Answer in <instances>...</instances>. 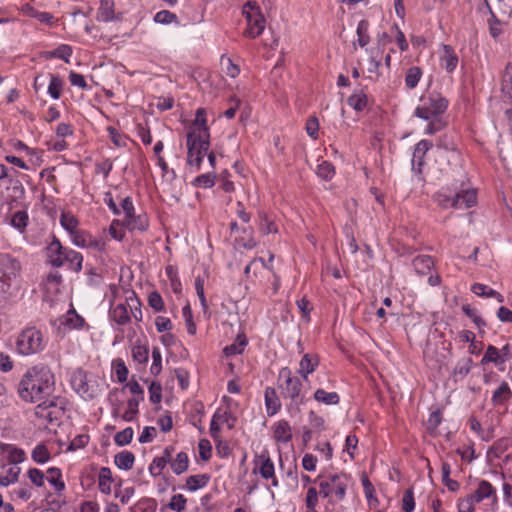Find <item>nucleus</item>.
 <instances>
[{
    "label": "nucleus",
    "instance_id": "nucleus-12",
    "mask_svg": "<svg viewBox=\"0 0 512 512\" xmlns=\"http://www.w3.org/2000/svg\"><path fill=\"white\" fill-rule=\"evenodd\" d=\"M0 448L10 465H17L25 459L24 451L12 444H1Z\"/></svg>",
    "mask_w": 512,
    "mask_h": 512
},
{
    "label": "nucleus",
    "instance_id": "nucleus-6",
    "mask_svg": "<svg viewBox=\"0 0 512 512\" xmlns=\"http://www.w3.org/2000/svg\"><path fill=\"white\" fill-rule=\"evenodd\" d=\"M279 379H284L281 388L286 397L295 399L299 396L302 384L297 377L291 376V371L287 367L281 369Z\"/></svg>",
    "mask_w": 512,
    "mask_h": 512
},
{
    "label": "nucleus",
    "instance_id": "nucleus-32",
    "mask_svg": "<svg viewBox=\"0 0 512 512\" xmlns=\"http://www.w3.org/2000/svg\"><path fill=\"white\" fill-rule=\"evenodd\" d=\"M210 480V476L207 474L192 475L186 480V485L189 490L196 491L199 488L204 487Z\"/></svg>",
    "mask_w": 512,
    "mask_h": 512
},
{
    "label": "nucleus",
    "instance_id": "nucleus-21",
    "mask_svg": "<svg viewBox=\"0 0 512 512\" xmlns=\"http://www.w3.org/2000/svg\"><path fill=\"white\" fill-rule=\"evenodd\" d=\"M127 306L128 303H120L116 305L111 311V316L113 320L119 325H125L130 321V314Z\"/></svg>",
    "mask_w": 512,
    "mask_h": 512
},
{
    "label": "nucleus",
    "instance_id": "nucleus-37",
    "mask_svg": "<svg viewBox=\"0 0 512 512\" xmlns=\"http://www.w3.org/2000/svg\"><path fill=\"white\" fill-rule=\"evenodd\" d=\"M8 189L11 191V196L14 200H22L25 196L24 185L19 178L11 177Z\"/></svg>",
    "mask_w": 512,
    "mask_h": 512
},
{
    "label": "nucleus",
    "instance_id": "nucleus-23",
    "mask_svg": "<svg viewBox=\"0 0 512 512\" xmlns=\"http://www.w3.org/2000/svg\"><path fill=\"white\" fill-rule=\"evenodd\" d=\"M265 402L269 415H274L279 410L281 404L279 402V399L274 388H266Z\"/></svg>",
    "mask_w": 512,
    "mask_h": 512
},
{
    "label": "nucleus",
    "instance_id": "nucleus-59",
    "mask_svg": "<svg viewBox=\"0 0 512 512\" xmlns=\"http://www.w3.org/2000/svg\"><path fill=\"white\" fill-rule=\"evenodd\" d=\"M200 458L208 461L211 458L212 447L208 440L201 439L198 444Z\"/></svg>",
    "mask_w": 512,
    "mask_h": 512
},
{
    "label": "nucleus",
    "instance_id": "nucleus-35",
    "mask_svg": "<svg viewBox=\"0 0 512 512\" xmlns=\"http://www.w3.org/2000/svg\"><path fill=\"white\" fill-rule=\"evenodd\" d=\"M188 463V455L185 452H180L177 454L176 459L171 463V468L175 474L179 475L187 470Z\"/></svg>",
    "mask_w": 512,
    "mask_h": 512
},
{
    "label": "nucleus",
    "instance_id": "nucleus-64",
    "mask_svg": "<svg viewBox=\"0 0 512 512\" xmlns=\"http://www.w3.org/2000/svg\"><path fill=\"white\" fill-rule=\"evenodd\" d=\"M153 363L151 365V373L153 375H158L161 372V354L158 348H154L152 351Z\"/></svg>",
    "mask_w": 512,
    "mask_h": 512
},
{
    "label": "nucleus",
    "instance_id": "nucleus-40",
    "mask_svg": "<svg viewBox=\"0 0 512 512\" xmlns=\"http://www.w3.org/2000/svg\"><path fill=\"white\" fill-rule=\"evenodd\" d=\"M63 87V81L59 76L50 75V84L48 87V93L52 98L58 99L61 95Z\"/></svg>",
    "mask_w": 512,
    "mask_h": 512
},
{
    "label": "nucleus",
    "instance_id": "nucleus-51",
    "mask_svg": "<svg viewBox=\"0 0 512 512\" xmlns=\"http://www.w3.org/2000/svg\"><path fill=\"white\" fill-rule=\"evenodd\" d=\"M183 317L187 325V331L189 334L194 335L196 333V325L193 321L192 310L189 304L183 308Z\"/></svg>",
    "mask_w": 512,
    "mask_h": 512
},
{
    "label": "nucleus",
    "instance_id": "nucleus-60",
    "mask_svg": "<svg viewBox=\"0 0 512 512\" xmlns=\"http://www.w3.org/2000/svg\"><path fill=\"white\" fill-rule=\"evenodd\" d=\"M50 458V454L45 445L40 444L34 448V461L44 463Z\"/></svg>",
    "mask_w": 512,
    "mask_h": 512
},
{
    "label": "nucleus",
    "instance_id": "nucleus-10",
    "mask_svg": "<svg viewBox=\"0 0 512 512\" xmlns=\"http://www.w3.org/2000/svg\"><path fill=\"white\" fill-rule=\"evenodd\" d=\"M490 496H493L494 500L497 499L495 489L492 487V485L488 481L481 480L479 482L478 488L475 490V492L470 494L469 496H467V498H469V500H471L473 502L479 503L482 500H484L485 498H488Z\"/></svg>",
    "mask_w": 512,
    "mask_h": 512
},
{
    "label": "nucleus",
    "instance_id": "nucleus-27",
    "mask_svg": "<svg viewBox=\"0 0 512 512\" xmlns=\"http://www.w3.org/2000/svg\"><path fill=\"white\" fill-rule=\"evenodd\" d=\"M501 92L512 100V66L507 64L501 81Z\"/></svg>",
    "mask_w": 512,
    "mask_h": 512
},
{
    "label": "nucleus",
    "instance_id": "nucleus-8",
    "mask_svg": "<svg viewBox=\"0 0 512 512\" xmlns=\"http://www.w3.org/2000/svg\"><path fill=\"white\" fill-rule=\"evenodd\" d=\"M476 203V190L463 189L452 197L451 207L461 209L470 208Z\"/></svg>",
    "mask_w": 512,
    "mask_h": 512
},
{
    "label": "nucleus",
    "instance_id": "nucleus-14",
    "mask_svg": "<svg viewBox=\"0 0 512 512\" xmlns=\"http://www.w3.org/2000/svg\"><path fill=\"white\" fill-rule=\"evenodd\" d=\"M17 392L24 401H32V375L29 370L19 382Z\"/></svg>",
    "mask_w": 512,
    "mask_h": 512
},
{
    "label": "nucleus",
    "instance_id": "nucleus-15",
    "mask_svg": "<svg viewBox=\"0 0 512 512\" xmlns=\"http://www.w3.org/2000/svg\"><path fill=\"white\" fill-rule=\"evenodd\" d=\"M173 451V447H166L163 453V456L157 457L153 460L149 470L150 473L154 476H157L161 473V471L165 468L166 464L171 461V453Z\"/></svg>",
    "mask_w": 512,
    "mask_h": 512
},
{
    "label": "nucleus",
    "instance_id": "nucleus-55",
    "mask_svg": "<svg viewBox=\"0 0 512 512\" xmlns=\"http://www.w3.org/2000/svg\"><path fill=\"white\" fill-rule=\"evenodd\" d=\"M132 357L138 363H146L148 361V349L145 346H135L132 349Z\"/></svg>",
    "mask_w": 512,
    "mask_h": 512
},
{
    "label": "nucleus",
    "instance_id": "nucleus-46",
    "mask_svg": "<svg viewBox=\"0 0 512 512\" xmlns=\"http://www.w3.org/2000/svg\"><path fill=\"white\" fill-rule=\"evenodd\" d=\"M221 66L227 76L235 78L240 73L238 65L234 64L230 58H221Z\"/></svg>",
    "mask_w": 512,
    "mask_h": 512
},
{
    "label": "nucleus",
    "instance_id": "nucleus-58",
    "mask_svg": "<svg viewBox=\"0 0 512 512\" xmlns=\"http://www.w3.org/2000/svg\"><path fill=\"white\" fill-rule=\"evenodd\" d=\"M186 498L182 495V494H177V495H174L172 498H171V501L169 503V507L172 509V510H175L177 512H181L185 509V506H186Z\"/></svg>",
    "mask_w": 512,
    "mask_h": 512
},
{
    "label": "nucleus",
    "instance_id": "nucleus-52",
    "mask_svg": "<svg viewBox=\"0 0 512 512\" xmlns=\"http://www.w3.org/2000/svg\"><path fill=\"white\" fill-rule=\"evenodd\" d=\"M139 400L131 398L128 400V410L122 415L123 420L132 421L134 416L138 413Z\"/></svg>",
    "mask_w": 512,
    "mask_h": 512
},
{
    "label": "nucleus",
    "instance_id": "nucleus-62",
    "mask_svg": "<svg viewBox=\"0 0 512 512\" xmlns=\"http://www.w3.org/2000/svg\"><path fill=\"white\" fill-rule=\"evenodd\" d=\"M319 130V122L315 116L310 117L306 123L307 134L313 139H317Z\"/></svg>",
    "mask_w": 512,
    "mask_h": 512
},
{
    "label": "nucleus",
    "instance_id": "nucleus-24",
    "mask_svg": "<svg viewBox=\"0 0 512 512\" xmlns=\"http://www.w3.org/2000/svg\"><path fill=\"white\" fill-rule=\"evenodd\" d=\"M432 147V143L427 140H421L415 147L413 153L412 164L414 165L415 159L418 158L417 164V172L421 173V166L423 165L422 158L428 152V150Z\"/></svg>",
    "mask_w": 512,
    "mask_h": 512
},
{
    "label": "nucleus",
    "instance_id": "nucleus-20",
    "mask_svg": "<svg viewBox=\"0 0 512 512\" xmlns=\"http://www.w3.org/2000/svg\"><path fill=\"white\" fill-rule=\"evenodd\" d=\"M135 456L130 451H122L115 455L114 462L119 469L130 470L133 467Z\"/></svg>",
    "mask_w": 512,
    "mask_h": 512
},
{
    "label": "nucleus",
    "instance_id": "nucleus-19",
    "mask_svg": "<svg viewBox=\"0 0 512 512\" xmlns=\"http://www.w3.org/2000/svg\"><path fill=\"white\" fill-rule=\"evenodd\" d=\"M28 223L29 215L26 210H18L11 215L10 224L20 232H24Z\"/></svg>",
    "mask_w": 512,
    "mask_h": 512
},
{
    "label": "nucleus",
    "instance_id": "nucleus-54",
    "mask_svg": "<svg viewBox=\"0 0 512 512\" xmlns=\"http://www.w3.org/2000/svg\"><path fill=\"white\" fill-rule=\"evenodd\" d=\"M150 400L154 404H158L162 399V386L158 382H152L149 386Z\"/></svg>",
    "mask_w": 512,
    "mask_h": 512
},
{
    "label": "nucleus",
    "instance_id": "nucleus-3",
    "mask_svg": "<svg viewBox=\"0 0 512 512\" xmlns=\"http://www.w3.org/2000/svg\"><path fill=\"white\" fill-rule=\"evenodd\" d=\"M20 270V263L8 254H0V301L10 295L11 280Z\"/></svg>",
    "mask_w": 512,
    "mask_h": 512
},
{
    "label": "nucleus",
    "instance_id": "nucleus-42",
    "mask_svg": "<svg viewBox=\"0 0 512 512\" xmlns=\"http://www.w3.org/2000/svg\"><path fill=\"white\" fill-rule=\"evenodd\" d=\"M422 72L419 67H411L408 69L405 82L408 88L413 89L418 84L421 78Z\"/></svg>",
    "mask_w": 512,
    "mask_h": 512
},
{
    "label": "nucleus",
    "instance_id": "nucleus-4",
    "mask_svg": "<svg viewBox=\"0 0 512 512\" xmlns=\"http://www.w3.org/2000/svg\"><path fill=\"white\" fill-rule=\"evenodd\" d=\"M319 488V494L325 498L334 492L339 499H343L347 488L346 476H330L327 480L321 481L319 483Z\"/></svg>",
    "mask_w": 512,
    "mask_h": 512
},
{
    "label": "nucleus",
    "instance_id": "nucleus-38",
    "mask_svg": "<svg viewBox=\"0 0 512 512\" xmlns=\"http://www.w3.org/2000/svg\"><path fill=\"white\" fill-rule=\"evenodd\" d=\"M348 105L356 111H362L367 106V96L362 91L354 93L348 100Z\"/></svg>",
    "mask_w": 512,
    "mask_h": 512
},
{
    "label": "nucleus",
    "instance_id": "nucleus-48",
    "mask_svg": "<svg viewBox=\"0 0 512 512\" xmlns=\"http://www.w3.org/2000/svg\"><path fill=\"white\" fill-rule=\"evenodd\" d=\"M133 438V429L131 427H127L124 430L116 433L114 436V441L119 446L127 445L131 442Z\"/></svg>",
    "mask_w": 512,
    "mask_h": 512
},
{
    "label": "nucleus",
    "instance_id": "nucleus-13",
    "mask_svg": "<svg viewBox=\"0 0 512 512\" xmlns=\"http://www.w3.org/2000/svg\"><path fill=\"white\" fill-rule=\"evenodd\" d=\"M16 350L19 354L30 355L32 353V330H23L16 339Z\"/></svg>",
    "mask_w": 512,
    "mask_h": 512
},
{
    "label": "nucleus",
    "instance_id": "nucleus-36",
    "mask_svg": "<svg viewBox=\"0 0 512 512\" xmlns=\"http://www.w3.org/2000/svg\"><path fill=\"white\" fill-rule=\"evenodd\" d=\"M314 398L318 402H323L325 404H337L339 402V396L336 392H326L323 389H318L314 393Z\"/></svg>",
    "mask_w": 512,
    "mask_h": 512
},
{
    "label": "nucleus",
    "instance_id": "nucleus-16",
    "mask_svg": "<svg viewBox=\"0 0 512 512\" xmlns=\"http://www.w3.org/2000/svg\"><path fill=\"white\" fill-rule=\"evenodd\" d=\"M121 207L125 213V223L130 229H143L144 225L141 223L139 226L134 220V206L129 197L122 200Z\"/></svg>",
    "mask_w": 512,
    "mask_h": 512
},
{
    "label": "nucleus",
    "instance_id": "nucleus-34",
    "mask_svg": "<svg viewBox=\"0 0 512 512\" xmlns=\"http://www.w3.org/2000/svg\"><path fill=\"white\" fill-rule=\"evenodd\" d=\"M64 261L69 262L75 272H79L82 269L83 257L79 252L66 250L63 257Z\"/></svg>",
    "mask_w": 512,
    "mask_h": 512
},
{
    "label": "nucleus",
    "instance_id": "nucleus-39",
    "mask_svg": "<svg viewBox=\"0 0 512 512\" xmlns=\"http://www.w3.org/2000/svg\"><path fill=\"white\" fill-rule=\"evenodd\" d=\"M113 7L114 3L112 0H101L99 8L98 19L102 21H110L113 19Z\"/></svg>",
    "mask_w": 512,
    "mask_h": 512
},
{
    "label": "nucleus",
    "instance_id": "nucleus-26",
    "mask_svg": "<svg viewBox=\"0 0 512 512\" xmlns=\"http://www.w3.org/2000/svg\"><path fill=\"white\" fill-rule=\"evenodd\" d=\"M247 344V339L244 334H239L235 340V342L231 345H228L224 348V354L226 356H233L237 354H241L244 350V347Z\"/></svg>",
    "mask_w": 512,
    "mask_h": 512
},
{
    "label": "nucleus",
    "instance_id": "nucleus-18",
    "mask_svg": "<svg viewBox=\"0 0 512 512\" xmlns=\"http://www.w3.org/2000/svg\"><path fill=\"white\" fill-rule=\"evenodd\" d=\"M274 438L278 442L287 443L292 439L291 427L285 420L279 421L274 428Z\"/></svg>",
    "mask_w": 512,
    "mask_h": 512
},
{
    "label": "nucleus",
    "instance_id": "nucleus-63",
    "mask_svg": "<svg viewBox=\"0 0 512 512\" xmlns=\"http://www.w3.org/2000/svg\"><path fill=\"white\" fill-rule=\"evenodd\" d=\"M366 31L367 23L365 21H361L357 28L358 42L361 47H364L369 42V36L367 35Z\"/></svg>",
    "mask_w": 512,
    "mask_h": 512
},
{
    "label": "nucleus",
    "instance_id": "nucleus-30",
    "mask_svg": "<svg viewBox=\"0 0 512 512\" xmlns=\"http://www.w3.org/2000/svg\"><path fill=\"white\" fill-rule=\"evenodd\" d=\"M112 475L111 470L107 467H103L99 472V489L104 494H110L111 492Z\"/></svg>",
    "mask_w": 512,
    "mask_h": 512
},
{
    "label": "nucleus",
    "instance_id": "nucleus-5",
    "mask_svg": "<svg viewBox=\"0 0 512 512\" xmlns=\"http://www.w3.org/2000/svg\"><path fill=\"white\" fill-rule=\"evenodd\" d=\"M448 102L446 99L436 96L429 98V104L418 107L415 111L417 117L430 120L443 113L447 108Z\"/></svg>",
    "mask_w": 512,
    "mask_h": 512
},
{
    "label": "nucleus",
    "instance_id": "nucleus-11",
    "mask_svg": "<svg viewBox=\"0 0 512 512\" xmlns=\"http://www.w3.org/2000/svg\"><path fill=\"white\" fill-rule=\"evenodd\" d=\"M492 16L498 14L499 16L505 17L510 16L512 12V1L511 0H485Z\"/></svg>",
    "mask_w": 512,
    "mask_h": 512
},
{
    "label": "nucleus",
    "instance_id": "nucleus-43",
    "mask_svg": "<svg viewBox=\"0 0 512 512\" xmlns=\"http://www.w3.org/2000/svg\"><path fill=\"white\" fill-rule=\"evenodd\" d=\"M126 302H128V306L130 308L131 314L133 315L136 321H141L143 318L141 303L139 299L133 294L131 297L126 298Z\"/></svg>",
    "mask_w": 512,
    "mask_h": 512
},
{
    "label": "nucleus",
    "instance_id": "nucleus-61",
    "mask_svg": "<svg viewBox=\"0 0 512 512\" xmlns=\"http://www.w3.org/2000/svg\"><path fill=\"white\" fill-rule=\"evenodd\" d=\"M462 310L465 313V315L471 318L479 328L482 326H486L485 321L476 314L475 309L471 308L470 305H463Z\"/></svg>",
    "mask_w": 512,
    "mask_h": 512
},
{
    "label": "nucleus",
    "instance_id": "nucleus-22",
    "mask_svg": "<svg viewBox=\"0 0 512 512\" xmlns=\"http://www.w3.org/2000/svg\"><path fill=\"white\" fill-rule=\"evenodd\" d=\"M434 265V261L430 256H418L413 260V266L418 274L427 275Z\"/></svg>",
    "mask_w": 512,
    "mask_h": 512
},
{
    "label": "nucleus",
    "instance_id": "nucleus-41",
    "mask_svg": "<svg viewBox=\"0 0 512 512\" xmlns=\"http://www.w3.org/2000/svg\"><path fill=\"white\" fill-rule=\"evenodd\" d=\"M228 413H219L216 412L213 415L211 424H210V433L214 440L219 441V433H220V424L218 420H227Z\"/></svg>",
    "mask_w": 512,
    "mask_h": 512
},
{
    "label": "nucleus",
    "instance_id": "nucleus-31",
    "mask_svg": "<svg viewBox=\"0 0 512 512\" xmlns=\"http://www.w3.org/2000/svg\"><path fill=\"white\" fill-rule=\"evenodd\" d=\"M71 384L78 393H87L88 391L86 375L82 370H77L73 373Z\"/></svg>",
    "mask_w": 512,
    "mask_h": 512
},
{
    "label": "nucleus",
    "instance_id": "nucleus-33",
    "mask_svg": "<svg viewBox=\"0 0 512 512\" xmlns=\"http://www.w3.org/2000/svg\"><path fill=\"white\" fill-rule=\"evenodd\" d=\"M443 61L445 62V69L447 72H452L458 63V57L454 54L453 48L450 45H444Z\"/></svg>",
    "mask_w": 512,
    "mask_h": 512
},
{
    "label": "nucleus",
    "instance_id": "nucleus-25",
    "mask_svg": "<svg viewBox=\"0 0 512 512\" xmlns=\"http://www.w3.org/2000/svg\"><path fill=\"white\" fill-rule=\"evenodd\" d=\"M435 155L439 158V165L442 169L443 167L450 164L451 158L455 155V148H449L448 146L442 147L441 145H437Z\"/></svg>",
    "mask_w": 512,
    "mask_h": 512
},
{
    "label": "nucleus",
    "instance_id": "nucleus-17",
    "mask_svg": "<svg viewBox=\"0 0 512 512\" xmlns=\"http://www.w3.org/2000/svg\"><path fill=\"white\" fill-rule=\"evenodd\" d=\"M319 364L317 355L305 354L300 361L299 373L304 379H307L308 374L312 373Z\"/></svg>",
    "mask_w": 512,
    "mask_h": 512
},
{
    "label": "nucleus",
    "instance_id": "nucleus-57",
    "mask_svg": "<svg viewBox=\"0 0 512 512\" xmlns=\"http://www.w3.org/2000/svg\"><path fill=\"white\" fill-rule=\"evenodd\" d=\"M176 19H177V16L168 10H162V11L158 12L154 17L155 22L161 23V24H169V23H172L173 21H176Z\"/></svg>",
    "mask_w": 512,
    "mask_h": 512
},
{
    "label": "nucleus",
    "instance_id": "nucleus-29",
    "mask_svg": "<svg viewBox=\"0 0 512 512\" xmlns=\"http://www.w3.org/2000/svg\"><path fill=\"white\" fill-rule=\"evenodd\" d=\"M259 458L262 460L260 467V474L264 479H270L274 477V464L270 459L267 451L263 452Z\"/></svg>",
    "mask_w": 512,
    "mask_h": 512
},
{
    "label": "nucleus",
    "instance_id": "nucleus-7",
    "mask_svg": "<svg viewBox=\"0 0 512 512\" xmlns=\"http://www.w3.org/2000/svg\"><path fill=\"white\" fill-rule=\"evenodd\" d=\"M243 14L246 16L248 21V28L245 30L244 35L246 37L256 38L265 28L264 16L260 12L256 13L254 16L247 11H244Z\"/></svg>",
    "mask_w": 512,
    "mask_h": 512
},
{
    "label": "nucleus",
    "instance_id": "nucleus-56",
    "mask_svg": "<svg viewBox=\"0 0 512 512\" xmlns=\"http://www.w3.org/2000/svg\"><path fill=\"white\" fill-rule=\"evenodd\" d=\"M148 304L155 309V311H162L164 308V302L161 295L153 291L148 296Z\"/></svg>",
    "mask_w": 512,
    "mask_h": 512
},
{
    "label": "nucleus",
    "instance_id": "nucleus-2",
    "mask_svg": "<svg viewBox=\"0 0 512 512\" xmlns=\"http://www.w3.org/2000/svg\"><path fill=\"white\" fill-rule=\"evenodd\" d=\"M206 110L199 108L196 111V118L193 123V129L187 134V162L189 165L200 166L202 158L207 154L210 147L209 129L206 124Z\"/></svg>",
    "mask_w": 512,
    "mask_h": 512
},
{
    "label": "nucleus",
    "instance_id": "nucleus-53",
    "mask_svg": "<svg viewBox=\"0 0 512 512\" xmlns=\"http://www.w3.org/2000/svg\"><path fill=\"white\" fill-rule=\"evenodd\" d=\"M415 507L414 496L412 489H407L404 492L402 499V509L404 512H412Z\"/></svg>",
    "mask_w": 512,
    "mask_h": 512
},
{
    "label": "nucleus",
    "instance_id": "nucleus-49",
    "mask_svg": "<svg viewBox=\"0 0 512 512\" xmlns=\"http://www.w3.org/2000/svg\"><path fill=\"white\" fill-rule=\"evenodd\" d=\"M334 174L335 169L331 163L323 161L321 164L318 165L317 175L322 179L329 180L334 176Z\"/></svg>",
    "mask_w": 512,
    "mask_h": 512
},
{
    "label": "nucleus",
    "instance_id": "nucleus-9",
    "mask_svg": "<svg viewBox=\"0 0 512 512\" xmlns=\"http://www.w3.org/2000/svg\"><path fill=\"white\" fill-rule=\"evenodd\" d=\"M65 251L60 241L54 236L53 241L46 248V256L49 263L55 267L62 266Z\"/></svg>",
    "mask_w": 512,
    "mask_h": 512
},
{
    "label": "nucleus",
    "instance_id": "nucleus-47",
    "mask_svg": "<svg viewBox=\"0 0 512 512\" xmlns=\"http://www.w3.org/2000/svg\"><path fill=\"white\" fill-rule=\"evenodd\" d=\"M489 362L495 363L496 365L500 364L499 350L493 345H488L486 352L481 360L482 364Z\"/></svg>",
    "mask_w": 512,
    "mask_h": 512
},
{
    "label": "nucleus",
    "instance_id": "nucleus-28",
    "mask_svg": "<svg viewBox=\"0 0 512 512\" xmlns=\"http://www.w3.org/2000/svg\"><path fill=\"white\" fill-rule=\"evenodd\" d=\"M512 394L511 389L507 382H502L501 385L494 391L492 402L494 405L503 404Z\"/></svg>",
    "mask_w": 512,
    "mask_h": 512
},
{
    "label": "nucleus",
    "instance_id": "nucleus-1",
    "mask_svg": "<svg viewBox=\"0 0 512 512\" xmlns=\"http://www.w3.org/2000/svg\"><path fill=\"white\" fill-rule=\"evenodd\" d=\"M55 378L48 367L41 366L34 373V427L38 430H52L53 422L57 420L59 410L55 395Z\"/></svg>",
    "mask_w": 512,
    "mask_h": 512
},
{
    "label": "nucleus",
    "instance_id": "nucleus-44",
    "mask_svg": "<svg viewBox=\"0 0 512 512\" xmlns=\"http://www.w3.org/2000/svg\"><path fill=\"white\" fill-rule=\"evenodd\" d=\"M499 153L506 168L512 171V140L510 142L503 143Z\"/></svg>",
    "mask_w": 512,
    "mask_h": 512
},
{
    "label": "nucleus",
    "instance_id": "nucleus-50",
    "mask_svg": "<svg viewBox=\"0 0 512 512\" xmlns=\"http://www.w3.org/2000/svg\"><path fill=\"white\" fill-rule=\"evenodd\" d=\"M46 479L55 486L57 491L64 489V483L59 480L61 471L58 468H50L47 470Z\"/></svg>",
    "mask_w": 512,
    "mask_h": 512
},
{
    "label": "nucleus",
    "instance_id": "nucleus-45",
    "mask_svg": "<svg viewBox=\"0 0 512 512\" xmlns=\"http://www.w3.org/2000/svg\"><path fill=\"white\" fill-rule=\"evenodd\" d=\"M60 222L63 228H65L70 234L77 231L78 220L73 215L62 213Z\"/></svg>",
    "mask_w": 512,
    "mask_h": 512
}]
</instances>
